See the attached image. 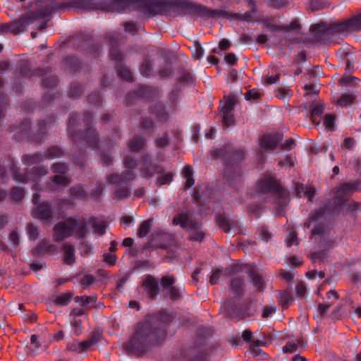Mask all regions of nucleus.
I'll use <instances>...</instances> for the list:
<instances>
[{
    "label": "nucleus",
    "mask_w": 361,
    "mask_h": 361,
    "mask_svg": "<svg viewBox=\"0 0 361 361\" xmlns=\"http://www.w3.org/2000/svg\"><path fill=\"white\" fill-rule=\"evenodd\" d=\"M361 190V183L357 180L343 183L334 188V196L322 202L308 216L305 228L312 226V235L318 240L319 250L312 254V259H323L326 253L334 247V231L330 226L333 217L350 216L354 221L361 212L360 203L353 200L351 196Z\"/></svg>",
    "instance_id": "obj_1"
},
{
    "label": "nucleus",
    "mask_w": 361,
    "mask_h": 361,
    "mask_svg": "<svg viewBox=\"0 0 361 361\" xmlns=\"http://www.w3.org/2000/svg\"><path fill=\"white\" fill-rule=\"evenodd\" d=\"M102 11L123 13L130 11L142 12L145 16H154L165 8H176L184 14L198 17H214L221 15L219 10L190 0H103Z\"/></svg>",
    "instance_id": "obj_2"
},
{
    "label": "nucleus",
    "mask_w": 361,
    "mask_h": 361,
    "mask_svg": "<svg viewBox=\"0 0 361 361\" xmlns=\"http://www.w3.org/2000/svg\"><path fill=\"white\" fill-rule=\"evenodd\" d=\"M173 320V314L166 309L147 314L136 324L130 338L124 343V349L128 354L142 357L151 347L165 341Z\"/></svg>",
    "instance_id": "obj_3"
},
{
    "label": "nucleus",
    "mask_w": 361,
    "mask_h": 361,
    "mask_svg": "<svg viewBox=\"0 0 361 361\" xmlns=\"http://www.w3.org/2000/svg\"><path fill=\"white\" fill-rule=\"evenodd\" d=\"M92 113L85 111L82 121L84 131H82V123L78 114H71L67 124L68 135L75 145V149L72 150L73 161L80 167L85 165L88 149H99L97 133L92 128Z\"/></svg>",
    "instance_id": "obj_4"
},
{
    "label": "nucleus",
    "mask_w": 361,
    "mask_h": 361,
    "mask_svg": "<svg viewBox=\"0 0 361 361\" xmlns=\"http://www.w3.org/2000/svg\"><path fill=\"white\" fill-rule=\"evenodd\" d=\"M211 155L223 161L226 181L233 187L240 185L243 178L242 161L245 159V152L242 149L226 145L212 150Z\"/></svg>",
    "instance_id": "obj_5"
},
{
    "label": "nucleus",
    "mask_w": 361,
    "mask_h": 361,
    "mask_svg": "<svg viewBox=\"0 0 361 361\" xmlns=\"http://www.w3.org/2000/svg\"><path fill=\"white\" fill-rule=\"evenodd\" d=\"M66 5L57 0H40L37 3V8L31 13V16H23L12 23H8V32L14 35L26 30L32 23L31 18L44 20L59 10L64 9Z\"/></svg>",
    "instance_id": "obj_6"
},
{
    "label": "nucleus",
    "mask_w": 361,
    "mask_h": 361,
    "mask_svg": "<svg viewBox=\"0 0 361 361\" xmlns=\"http://www.w3.org/2000/svg\"><path fill=\"white\" fill-rule=\"evenodd\" d=\"M255 190L260 197L265 196L273 202L279 209H286L289 202V193L274 178L264 176L257 181Z\"/></svg>",
    "instance_id": "obj_7"
},
{
    "label": "nucleus",
    "mask_w": 361,
    "mask_h": 361,
    "mask_svg": "<svg viewBox=\"0 0 361 361\" xmlns=\"http://www.w3.org/2000/svg\"><path fill=\"white\" fill-rule=\"evenodd\" d=\"M56 118L52 115H47L46 119H41L35 130H30L31 123L29 119L23 120L19 125L10 127V132L13 133L14 138L20 140L24 138L32 140L35 142L44 141L47 135V129L51 127V123L55 121Z\"/></svg>",
    "instance_id": "obj_8"
},
{
    "label": "nucleus",
    "mask_w": 361,
    "mask_h": 361,
    "mask_svg": "<svg viewBox=\"0 0 361 361\" xmlns=\"http://www.w3.org/2000/svg\"><path fill=\"white\" fill-rule=\"evenodd\" d=\"M360 30H361V13L343 21L331 24L329 27L326 23H316L310 27V31L319 39H323L330 33L341 34Z\"/></svg>",
    "instance_id": "obj_9"
},
{
    "label": "nucleus",
    "mask_w": 361,
    "mask_h": 361,
    "mask_svg": "<svg viewBox=\"0 0 361 361\" xmlns=\"http://www.w3.org/2000/svg\"><path fill=\"white\" fill-rule=\"evenodd\" d=\"M78 225V221L74 218L57 223L54 228L55 240L60 242L72 235Z\"/></svg>",
    "instance_id": "obj_10"
},
{
    "label": "nucleus",
    "mask_w": 361,
    "mask_h": 361,
    "mask_svg": "<svg viewBox=\"0 0 361 361\" xmlns=\"http://www.w3.org/2000/svg\"><path fill=\"white\" fill-rule=\"evenodd\" d=\"M141 288L150 300H156L161 295L159 279L153 275L147 274L143 280Z\"/></svg>",
    "instance_id": "obj_11"
},
{
    "label": "nucleus",
    "mask_w": 361,
    "mask_h": 361,
    "mask_svg": "<svg viewBox=\"0 0 361 361\" xmlns=\"http://www.w3.org/2000/svg\"><path fill=\"white\" fill-rule=\"evenodd\" d=\"M176 282V278L172 275H165L159 279V284L166 293H163V297L176 300L180 297L179 290L174 286Z\"/></svg>",
    "instance_id": "obj_12"
},
{
    "label": "nucleus",
    "mask_w": 361,
    "mask_h": 361,
    "mask_svg": "<svg viewBox=\"0 0 361 361\" xmlns=\"http://www.w3.org/2000/svg\"><path fill=\"white\" fill-rule=\"evenodd\" d=\"M140 170L142 176L147 178L161 173L160 167L153 163L151 155L147 153L142 156Z\"/></svg>",
    "instance_id": "obj_13"
},
{
    "label": "nucleus",
    "mask_w": 361,
    "mask_h": 361,
    "mask_svg": "<svg viewBox=\"0 0 361 361\" xmlns=\"http://www.w3.org/2000/svg\"><path fill=\"white\" fill-rule=\"evenodd\" d=\"M199 221L193 215L185 212L176 214L173 218V225L180 226L187 232Z\"/></svg>",
    "instance_id": "obj_14"
},
{
    "label": "nucleus",
    "mask_w": 361,
    "mask_h": 361,
    "mask_svg": "<svg viewBox=\"0 0 361 361\" xmlns=\"http://www.w3.org/2000/svg\"><path fill=\"white\" fill-rule=\"evenodd\" d=\"M101 334L98 331H93L89 339L80 343L68 345L67 348L70 351L81 353L89 350L93 345L99 342Z\"/></svg>",
    "instance_id": "obj_15"
},
{
    "label": "nucleus",
    "mask_w": 361,
    "mask_h": 361,
    "mask_svg": "<svg viewBox=\"0 0 361 361\" xmlns=\"http://www.w3.org/2000/svg\"><path fill=\"white\" fill-rule=\"evenodd\" d=\"M103 0H71L69 4L71 7L82 10L102 11Z\"/></svg>",
    "instance_id": "obj_16"
},
{
    "label": "nucleus",
    "mask_w": 361,
    "mask_h": 361,
    "mask_svg": "<svg viewBox=\"0 0 361 361\" xmlns=\"http://www.w3.org/2000/svg\"><path fill=\"white\" fill-rule=\"evenodd\" d=\"M105 39L111 44L109 49V56L111 59L116 61V63L123 62V56L118 49L117 36L111 34H106Z\"/></svg>",
    "instance_id": "obj_17"
},
{
    "label": "nucleus",
    "mask_w": 361,
    "mask_h": 361,
    "mask_svg": "<svg viewBox=\"0 0 361 361\" xmlns=\"http://www.w3.org/2000/svg\"><path fill=\"white\" fill-rule=\"evenodd\" d=\"M32 214L33 216L39 219L51 220L52 219V205L51 202L47 201L38 204Z\"/></svg>",
    "instance_id": "obj_18"
},
{
    "label": "nucleus",
    "mask_w": 361,
    "mask_h": 361,
    "mask_svg": "<svg viewBox=\"0 0 361 361\" xmlns=\"http://www.w3.org/2000/svg\"><path fill=\"white\" fill-rule=\"evenodd\" d=\"M281 140L280 134L265 135L260 139V146L265 151H272L281 144Z\"/></svg>",
    "instance_id": "obj_19"
},
{
    "label": "nucleus",
    "mask_w": 361,
    "mask_h": 361,
    "mask_svg": "<svg viewBox=\"0 0 361 361\" xmlns=\"http://www.w3.org/2000/svg\"><path fill=\"white\" fill-rule=\"evenodd\" d=\"M135 178V172L133 169H126L121 174L112 173L107 176L108 183H123L133 180Z\"/></svg>",
    "instance_id": "obj_20"
},
{
    "label": "nucleus",
    "mask_w": 361,
    "mask_h": 361,
    "mask_svg": "<svg viewBox=\"0 0 361 361\" xmlns=\"http://www.w3.org/2000/svg\"><path fill=\"white\" fill-rule=\"evenodd\" d=\"M182 355L186 361H206L204 350L195 349V348H185Z\"/></svg>",
    "instance_id": "obj_21"
},
{
    "label": "nucleus",
    "mask_w": 361,
    "mask_h": 361,
    "mask_svg": "<svg viewBox=\"0 0 361 361\" xmlns=\"http://www.w3.org/2000/svg\"><path fill=\"white\" fill-rule=\"evenodd\" d=\"M82 40V43L79 45L78 48L93 54L94 56L98 55L101 51L102 47L97 42H94L91 38H89L87 35H82L80 37Z\"/></svg>",
    "instance_id": "obj_22"
},
{
    "label": "nucleus",
    "mask_w": 361,
    "mask_h": 361,
    "mask_svg": "<svg viewBox=\"0 0 361 361\" xmlns=\"http://www.w3.org/2000/svg\"><path fill=\"white\" fill-rule=\"evenodd\" d=\"M188 240L190 241H195L202 243L205 239L206 232L204 230L203 224L200 221L195 226H192L188 231Z\"/></svg>",
    "instance_id": "obj_23"
},
{
    "label": "nucleus",
    "mask_w": 361,
    "mask_h": 361,
    "mask_svg": "<svg viewBox=\"0 0 361 361\" xmlns=\"http://www.w3.org/2000/svg\"><path fill=\"white\" fill-rule=\"evenodd\" d=\"M295 194L297 197H306L309 201H312L316 194V190L313 186H307L302 183H297L295 184Z\"/></svg>",
    "instance_id": "obj_24"
},
{
    "label": "nucleus",
    "mask_w": 361,
    "mask_h": 361,
    "mask_svg": "<svg viewBox=\"0 0 361 361\" xmlns=\"http://www.w3.org/2000/svg\"><path fill=\"white\" fill-rule=\"evenodd\" d=\"M62 66L66 71L70 73H78L81 69L82 63L79 58L69 56L63 60Z\"/></svg>",
    "instance_id": "obj_25"
},
{
    "label": "nucleus",
    "mask_w": 361,
    "mask_h": 361,
    "mask_svg": "<svg viewBox=\"0 0 361 361\" xmlns=\"http://www.w3.org/2000/svg\"><path fill=\"white\" fill-rule=\"evenodd\" d=\"M245 281L240 277H234L230 283L231 293L235 298L240 299L244 295Z\"/></svg>",
    "instance_id": "obj_26"
},
{
    "label": "nucleus",
    "mask_w": 361,
    "mask_h": 361,
    "mask_svg": "<svg viewBox=\"0 0 361 361\" xmlns=\"http://www.w3.org/2000/svg\"><path fill=\"white\" fill-rule=\"evenodd\" d=\"M137 97L141 99L149 100L154 99L158 91L156 87L148 85H140L136 89Z\"/></svg>",
    "instance_id": "obj_27"
},
{
    "label": "nucleus",
    "mask_w": 361,
    "mask_h": 361,
    "mask_svg": "<svg viewBox=\"0 0 361 361\" xmlns=\"http://www.w3.org/2000/svg\"><path fill=\"white\" fill-rule=\"evenodd\" d=\"M47 159L45 152H35L34 154H27L22 157V161L24 164L28 166L37 165Z\"/></svg>",
    "instance_id": "obj_28"
},
{
    "label": "nucleus",
    "mask_w": 361,
    "mask_h": 361,
    "mask_svg": "<svg viewBox=\"0 0 361 361\" xmlns=\"http://www.w3.org/2000/svg\"><path fill=\"white\" fill-rule=\"evenodd\" d=\"M152 112L160 123H165L169 120V114L166 110V106L161 102L154 105Z\"/></svg>",
    "instance_id": "obj_29"
},
{
    "label": "nucleus",
    "mask_w": 361,
    "mask_h": 361,
    "mask_svg": "<svg viewBox=\"0 0 361 361\" xmlns=\"http://www.w3.org/2000/svg\"><path fill=\"white\" fill-rule=\"evenodd\" d=\"M86 186L82 184H78L72 186L69 189V195L72 199L85 200L88 197V194L85 189Z\"/></svg>",
    "instance_id": "obj_30"
},
{
    "label": "nucleus",
    "mask_w": 361,
    "mask_h": 361,
    "mask_svg": "<svg viewBox=\"0 0 361 361\" xmlns=\"http://www.w3.org/2000/svg\"><path fill=\"white\" fill-rule=\"evenodd\" d=\"M114 185L115 191L114 192V199L122 200L127 199L131 195V192L127 186L123 185V183H112Z\"/></svg>",
    "instance_id": "obj_31"
},
{
    "label": "nucleus",
    "mask_w": 361,
    "mask_h": 361,
    "mask_svg": "<svg viewBox=\"0 0 361 361\" xmlns=\"http://www.w3.org/2000/svg\"><path fill=\"white\" fill-rule=\"evenodd\" d=\"M63 262L65 264L68 265H72L75 262V247L68 243H65L63 245Z\"/></svg>",
    "instance_id": "obj_32"
},
{
    "label": "nucleus",
    "mask_w": 361,
    "mask_h": 361,
    "mask_svg": "<svg viewBox=\"0 0 361 361\" xmlns=\"http://www.w3.org/2000/svg\"><path fill=\"white\" fill-rule=\"evenodd\" d=\"M206 342V331L204 329H198L195 333V338L193 344L188 348H195V349L203 350Z\"/></svg>",
    "instance_id": "obj_33"
},
{
    "label": "nucleus",
    "mask_w": 361,
    "mask_h": 361,
    "mask_svg": "<svg viewBox=\"0 0 361 361\" xmlns=\"http://www.w3.org/2000/svg\"><path fill=\"white\" fill-rule=\"evenodd\" d=\"M115 68H116L118 75L121 78H122L128 82H132L133 80V75L130 70L129 69V68L126 66L123 63V62H121V63L119 62V63H116Z\"/></svg>",
    "instance_id": "obj_34"
},
{
    "label": "nucleus",
    "mask_w": 361,
    "mask_h": 361,
    "mask_svg": "<svg viewBox=\"0 0 361 361\" xmlns=\"http://www.w3.org/2000/svg\"><path fill=\"white\" fill-rule=\"evenodd\" d=\"M10 171H11L13 179L16 181L25 183L29 178V175L27 173L22 174L20 169L13 163L11 159H8Z\"/></svg>",
    "instance_id": "obj_35"
},
{
    "label": "nucleus",
    "mask_w": 361,
    "mask_h": 361,
    "mask_svg": "<svg viewBox=\"0 0 361 361\" xmlns=\"http://www.w3.org/2000/svg\"><path fill=\"white\" fill-rule=\"evenodd\" d=\"M250 281L255 288L259 292H263L265 289V283L263 278L255 270H252L250 274Z\"/></svg>",
    "instance_id": "obj_36"
},
{
    "label": "nucleus",
    "mask_w": 361,
    "mask_h": 361,
    "mask_svg": "<svg viewBox=\"0 0 361 361\" xmlns=\"http://www.w3.org/2000/svg\"><path fill=\"white\" fill-rule=\"evenodd\" d=\"M146 140L140 135H135L128 141V147L131 151L138 152L145 145Z\"/></svg>",
    "instance_id": "obj_37"
},
{
    "label": "nucleus",
    "mask_w": 361,
    "mask_h": 361,
    "mask_svg": "<svg viewBox=\"0 0 361 361\" xmlns=\"http://www.w3.org/2000/svg\"><path fill=\"white\" fill-rule=\"evenodd\" d=\"M180 90V88L177 84L176 85L175 88L172 90L169 94V101L170 103V109L171 112H175L177 111Z\"/></svg>",
    "instance_id": "obj_38"
},
{
    "label": "nucleus",
    "mask_w": 361,
    "mask_h": 361,
    "mask_svg": "<svg viewBox=\"0 0 361 361\" xmlns=\"http://www.w3.org/2000/svg\"><path fill=\"white\" fill-rule=\"evenodd\" d=\"M73 297V294L70 292L63 293L60 295L53 296L52 301L56 306H67Z\"/></svg>",
    "instance_id": "obj_39"
},
{
    "label": "nucleus",
    "mask_w": 361,
    "mask_h": 361,
    "mask_svg": "<svg viewBox=\"0 0 361 361\" xmlns=\"http://www.w3.org/2000/svg\"><path fill=\"white\" fill-rule=\"evenodd\" d=\"M324 111V106L323 104H312L311 105L310 118L313 123L319 124L320 123V116Z\"/></svg>",
    "instance_id": "obj_40"
},
{
    "label": "nucleus",
    "mask_w": 361,
    "mask_h": 361,
    "mask_svg": "<svg viewBox=\"0 0 361 361\" xmlns=\"http://www.w3.org/2000/svg\"><path fill=\"white\" fill-rule=\"evenodd\" d=\"M154 63L152 60L147 58L145 59L140 66V74L145 78H149Z\"/></svg>",
    "instance_id": "obj_41"
},
{
    "label": "nucleus",
    "mask_w": 361,
    "mask_h": 361,
    "mask_svg": "<svg viewBox=\"0 0 361 361\" xmlns=\"http://www.w3.org/2000/svg\"><path fill=\"white\" fill-rule=\"evenodd\" d=\"M45 153L47 155V159H59L65 155V152L57 145H54L49 147Z\"/></svg>",
    "instance_id": "obj_42"
},
{
    "label": "nucleus",
    "mask_w": 361,
    "mask_h": 361,
    "mask_svg": "<svg viewBox=\"0 0 361 361\" xmlns=\"http://www.w3.org/2000/svg\"><path fill=\"white\" fill-rule=\"evenodd\" d=\"M183 176L185 179V187L190 188L195 184L193 178V171L190 166H186L183 169Z\"/></svg>",
    "instance_id": "obj_43"
},
{
    "label": "nucleus",
    "mask_w": 361,
    "mask_h": 361,
    "mask_svg": "<svg viewBox=\"0 0 361 361\" xmlns=\"http://www.w3.org/2000/svg\"><path fill=\"white\" fill-rule=\"evenodd\" d=\"M89 224L92 225L95 233L102 235L106 233V225L103 221H99L96 218L92 217L89 220Z\"/></svg>",
    "instance_id": "obj_44"
},
{
    "label": "nucleus",
    "mask_w": 361,
    "mask_h": 361,
    "mask_svg": "<svg viewBox=\"0 0 361 361\" xmlns=\"http://www.w3.org/2000/svg\"><path fill=\"white\" fill-rule=\"evenodd\" d=\"M152 223V219H148L145 221H143L140 224V225L138 228V230H137V236L139 238H144L145 237H146L148 235V233L150 231Z\"/></svg>",
    "instance_id": "obj_45"
},
{
    "label": "nucleus",
    "mask_w": 361,
    "mask_h": 361,
    "mask_svg": "<svg viewBox=\"0 0 361 361\" xmlns=\"http://www.w3.org/2000/svg\"><path fill=\"white\" fill-rule=\"evenodd\" d=\"M54 250V246L47 241H41L35 249V255H39L44 253L51 252Z\"/></svg>",
    "instance_id": "obj_46"
},
{
    "label": "nucleus",
    "mask_w": 361,
    "mask_h": 361,
    "mask_svg": "<svg viewBox=\"0 0 361 361\" xmlns=\"http://www.w3.org/2000/svg\"><path fill=\"white\" fill-rule=\"evenodd\" d=\"M84 92V87L78 82H73L71 85L68 95L70 97H80Z\"/></svg>",
    "instance_id": "obj_47"
},
{
    "label": "nucleus",
    "mask_w": 361,
    "mask_h": 361,
    "mask_svg": "<svg viewBox=\"0 0 361 361\" xmlns=\"http://www.w3.org/2000/svg\"><path fill=\"white\" fill-rule=\"evenodd\" d=\"M51 169L54 173L65 175L69 171V164L66 162H56L51 165Z\"/></svg>",
    "instance_id": "obj_48"
},
{
    "label": "nucleus",
    "mask_w": 361,
    "mask_h": 361,
    "mask_svg": "<svg viewBox=\"0 0 361 361\" xmlns=\"http://www.w3.org/2000/svg\"><path fill=\"white\" fill-rule=\"evenodd\" d=\"M178 81L181 84L192 85L195 81L193 75L185 70L181 72Z\"/></svg>",
    "instance_id": "obj_49"
},
{
    "label": "nucleus",
    "mask_w": 361,
    "mask_h": 361,
    "mask_svg": "<svg viewBox=\"0 0 361 361\" xmlns=\"http://www.w3.org/2000/svg\"><path fill=\"white\" fill-rule=\"evenodd\" d=\"M235 108V100L231 98H226L224 105L221 106V114H229L233 111Z\"/></svg>",
    "instance_id": "obj_50"
},
{
    "label": "nucleus",
    "mask_w": 361,
    "mask_h": 361,
    "mask_svg": "<svg viewBox=\"0 0 361 361\" xmlns=\"http://www.w3.org/2000/svg\"><path fill=\"white\" fill-rule=\"evenodd\" d=\"M52 183L59 186H66L70 183V178L64 176V175L56 174L50 177Z\"/></svg>",
    "instance_id": "obj_51"
},
{
    "label": "nucleus",
    "mask_w": 361,
    "mask_h": 361,
    "mask_svg": "<svg viewBox=\"0 0 361 361\" xmlns=\"http://www.w3.org/2000/svg\"><path fill=\"white\" fill-rule=\"evenodd\" d=\"M75 300L77 302H80L82 307H85L88 304H94L97 301V297L95 295L90 296H76Z\"/></svg>",
    "instance_id": "obj_52"
},
{
    "label": "nucleus",
    "mask_w": 361,
    "mask_h": 361,
    "mask_svg": "<svg viewBox=\"0 0 361 361\" xmlns=\"http://www.w3.org/2000/svg\"><path fill=\"white\" fill-rule=\"evenodd\" d=\"M158 74L161 78H169L173 75V70L171 63L170 62H166L159 71Z\"/></svg>",
    "instance_id": "obj_53"
},
{
    "label": "nucleus",
    "mask_w": 361,
    "mask_h": 361,
    "mask_svg": "<svg viewBox=\"0 0 361 361\" xmlns=\"http://www.w3.org/2000/svg\"><path fill=\"white\" fill-rule=\"evenodd\" d=\"M155 126V122L151 118L145 117L141 118V128L147 133H151Z\"/></svg>",
    "instance_id": "obj_54"
},
{
    "label": "nucleus",
    "mask_w": 361,
    "mask_h": 361,
    "mask_svg": "<svg viewBox=\"0 0 361 361\" xmlns=\"http://www.w3.org/2000/svg\"><path fill=\"white\" fill-rule=\"evenodd\" d=\"M216 222L218 226L224 230L225 232L228 233L231 230V226L229 224V221L223 215H219L216 219Z\"/></svg>",
    "instance_id": "obj_55"
},
{
    "label": "nucleus",
    "mask_w": 361,
    "mask_h": 361,
    "mask_svg": "<svg viewBox=\"0 0 361 361\" xmlns=\"http://www.w3.org/2000/svg\"><path fill=\"white\" fill-rule=\"evenodd\" d=\"M138 160L134 155H126L123 158V164L126 169H133L137 165Z\"/></svg>",
    "instance_id": "obj_56"
},
{
    "label": "nucleus",
    "mask_w": 361,
    "mask_h": 361,
    "mask_svg": "<svg viewBox=\"0 0 361 361\" xmlns=\"http://www.w3.org/2000/svg\"><path fill=\"white\" fill-rule=\"evenodd\" d=\"M354 101V97L348 94H343L337 100V104L342 107L350 106Z\"/></svg>",
    "instance_id": "obj_57"
},
{
    "label": "nucleus",
    "mask_w": 361,
    "mask_h": 361,
    "mask_svg": "<svg viewBox=\"0 0 361 361\" xmlns=\"http://www.w3.org/2000/svg\"><path fill=\"white\" fill-rule=\"evenodd\" d=\"M24 190L18 187H13L11 192V198L13 201L19 202L24 197Z\"/></svg>",
    "instance_id": "obj_58"
},
{
    "label": "nucleus",
    "mask_w": 361,
    "mask_h": 361,
    "mask_svg": "<svg viewBox=\"0 0 361 361\" xmlns=\"http://www.w3.org/2000/svg\"><path fill=\"white\" fill-rule=\"evenodd\" d=\"M59 82L58 77L56 75H51L49 77H46L43 79L42 83L43 85L50 89H54L56 87V85Z\"/></svg>",
    "instance_id": "obj_59"
},
{
    "label": "nucleus",
    "mask_w": 361,
    "mask_h": 361,
    "mask_svg": "<svg viewBox=\"0 0 361 361\" xmlns=\"http://www.w3.org/2000/svg\"><path fill=\"white\" fill-rule=\"evenodd\" d=\"M324 126L328 130H333L335 124V116L333 114H328L325 115L324 118Z\"/></svg>",
    "instance_id": "obj_60"
},
{
    "label": "nucleus",
    "mask_w": 361,
    "mask_h": 361,
    "mask_svg": "<svg viewBox=\"0 0 361 361\" xmlns=\"http://www.w3.org/2000/svg\"><path fill=\"white\" fill-rule=\"evenodd\" d=\"M289 0H267V5L269 7L279 9L286 6L288 4Z\"/></svg>",
    "instance_id": "obj_61"
},
{
    "label": "nucleus",
    "mask_w": 361,
    "mask_h": 361,
    "mask_svg": "<svg viewBox=\"0 0 361 361\" xmlns=\"http://www.w3.org/2000/svg\"><path fill=\"white\" fill-rule=\"evenodd\" d=\"M75 230H77V235L78 238L83 239L87 234V225L85 221L81 222L80 224L78 223Z\"/></svg>",
    "instance_id": "obj_62"
},
{
    "label": "nucleus",
    "mask_w": 361,
    "mask_h": 361,
    "mask_svg": "<svg viewBox=\"0 0 361 361\" xmlns=\"http://www.w3.org/2000/svg\"><path fill=\"white\" fill-rule=\"evenodd\" d=\"M72 331L75 336H80L83 331V327L82 326L81 319H75L73 322H71Z\"/></svg>",
    "instance_id": "obj_63"
},
{
    "label": "nucleus",
    "mask_w": 361,
    "mask_h": 361,
    "mask_svg": "<svg viewBox=\"0 0 361 361\" xmlns=\"http://www.w3.org/2000/svg\"><path fill=\"white\" fill-rule=\"evenodd\" d=\"M29 238L35 240L39 235V227L32 224H29L27 227Z\"/></svg>",
    "instance_id": "obj_64"
}]
</instances>
